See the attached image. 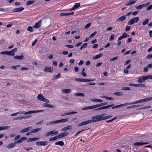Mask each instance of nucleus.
<instances>
[{
  "instance_id": "1",
  "label": "nucleus",
  "mask_w": 152,
  "mask_h": 152,
  "mask_svg": "<svg viewBox=\"0 0 152 152\" xmlns=\"http://www.w3.org/2000/svg\"><path fill=\"white\" fill-rule=\"evenodd\" d=\"M105 114H103L101 115H97L93 117L92 119L83 122H82L79 124L77 126H80L85 125L92 122H95L102 120V116L104 115Z\"/></svg>"
},
{
  "instance_id": "2",
  "label": "nucleus",
  "mask_w": 152,
  "mask_h": 152,
  "mask_svg": "<svg viewBox=\"0 0 152 152\" xmlns=\"http://www.w3.org/2000/svg\"><path fill=\"white\" fill-rule=\"evenodd\" d=\"M69 121L68 118L63 119L56 121H53L49 122L47 124V125H50L51 124H58L61 123H64L67 122Z\"/></svg>"
},
{
  "instance_id": "3",
  "label": "nucleus",
  "mask_w": 152,
  "mask_h": 152,
  "mask_svg": "<svg viewBox=\"0 0 152 152\" xmlns=\"http://www.w3.org/2000/svg\"><path fill=\"white\" fill-rule=\"evenodd\" d=\"M139 20V18L138 17L134 18L129 21L128 24L129 25H132L134 23H137Z\"/></svg>"
},
{
  "instance_id": "4",
  "label": "nucleus",
  "mask_w": 152,
  "mask_h": 152,
  "mask_svg": "<svg viewBox=\"0 0 152 152\" xmlns=\"http://www.w3.org/2000/svg\"><path fill=\"white\" fill-rule=\"evenodd\" d=\"M48 143V142L47 141H39L36 142V145L37 146H45L47 145Z\"/></svg>"
},
{
  "instance_id": "5",
  "label": "nucleus",
  "mask_w": 152,
  "mask_h": 152,
  "mask_svg": "<svg viewBox=\"0 0 152 152\" xmlns=\"http://www.w3.org/2000/svg\"><path fill=\"white\" fill-rule=\"evenodd\" d=\"M69 134V133L67 132H64L63 133L59 134L57 136L58 138H60L64 137L66 136H67Z\"/></svg>"
},
{
  "instance_id": "6",
  "label": "nucleus",
  "mask_w": 152,
  "mask_h": 152,
  "mask_svg": "<svg viewBox=\"0 0 152 152\" xmlns=\"http://www.w3.org/2000/svg\"><path fill=\"white\" fill-rule=\"evenodd\" d=\"M149 143L148 142H143V141H142L141 142H136L135 143H134L133 145H134L136 146H140L141 145H146L148 144Z\"/></svg>"
},
{
  "instance_id": "7",
  "label": "nucleus",
  "mask_w": 152,
  "mask_h": 152,
  "mask_svg": "<svg viewBox=\"0 0 152 152\" xmlns=\"http://www.w3.org/2000/svg\"><path fill=\"white\" fill-rule=\"evenodd\" d=\"M42 22V20H39L33 26V28H37L40 27L41 25Z\"/></svg>"
},
{
  "instance_id": "8",
  "label": "nucleus",
  "mask_w": 152,
  "mask_h": 152,
  "mask_svg": "<svg viewBox=\"0 0 152 152\" xmlns=\"http://www.w3.org/2000/svg\"><path fill=\"white\" fill-rule=\"evenodd\" d=\"M24 10V8L22 7L16 8L14 9L12 11L13 12H20Z\"/></svg>"
},
{
  "instance_id": "9",
  "label": "nucleus",
  "mask_w": 152,
  "mask_h": 152,
  "mask_svg": "<svg viewBox=\"0 0 152 152\" xmlns=\"http://www.w3.org/2000/svg\"><path fill=\"white\" fill-rule=\"evenodd\" d=\"M17 48H16L10 51H8V55L13 56L15 55V52H17Z\"/></svg>"
},
{
  "instance_id": "10",
  "label": "nucleus",
  "mask_w": 152,
  "mask_h": 152,
  "mask_svg": "<svg viewBox=\"0 0 152 152\" xmlns=\"http://www.w3.org/2000/svg\"><path fill=\"white\" fill-rule=\"evenodd\" d=\"M42 105L43 106L45 107H48L49 108H54L55 107V106L53 105L46 103L43 104Z\"/></svg>"
},
{
  "instance_id": "11",
  "label": "nucleus",
  "mask_w": 152,
  "mask_h": 152,
  "mask_svg": "<svg viewBox=\"0 0 152 152\" xmlns=\"http://www.w3.org/2000/svg\"><path fill=\"white\" fill-rule=\"evenodd\" d=\"M31 126H30L26 128L23 129L20 131V133H23L25 132H27L30 131L31 129Z\"/></svg>"
},
{
  "instance_id": "12",
  "label": "nucleus",
  "mask_w": 152,
  "mask_h": 152,
  "mask_svg": "<svg viewBox=\"0 0 152 152\" xmlns=\"http://www.w3.org/2000/svg\"><path fill=\"white\" fill-rule=\"evenodd\" d=\"M128 104H129L128 103H125V104H124L117 105L116 106H112V109H115V108H118L119 107L126 106Z\"/></svg>"
},
{
  "instance_id": "13",
  "label": "nucleus",
  "mask_w": 152,
  "mask_h": 152,
  "mask_svg": "<svg viewBox=\"0 0 152 152\" xmlns=\"http://www.w3.org/2000/svg\"><path fill=\"white\" fill-rule=\"evenodd\" d=\"M72 129V125H69L62 129H61V131H66L69 129Z\"/></svg>"
},
{
  "instance_id": "14",
  "label": "nucleus",
  "mask_w": 152,
  "mask_h": 152,
  "mask_svg": "<svg viewBox=\"0 0 152 152\" xmlns=\"http://www.w3.org/2000/svg\"><path fill=\"white\" fill-rule=\"evenodd\" d=\"M126 19V15H123L120 17L119 18H118L116 20L117 21H121L123 22L124 20H125Z\"/></svg>"
},
{
  "instance_id": "15",
  "label": "nucleus",
  "mask_w": 152,
  "mask_h": 152,
  "mask_svg": "<svg viewBox=\"0 0 152 152\" xmlns=\"http://www.w3.org/2000/svg\"><path fill=\"white\" fill-rule=\"evenodd\" d=\"M137 1V0L134 1L130 0L126 4V5L129 6L132 4H134Z\"/></svg>"
},
{
  "instance_id": "16",
  "label": "nucleus",
  "mask_w": 152,
  "mask_h": 152,
  "mask_svg": "<svg viewBox=\"0 0 152 152\" xmlns=\"http://www.w3.org/2000/svg\"><path fill=\"white\" fill-rule=\"evenodd\" d=\"M53 70V68L51 67L46 66L44 68V71L49 72H52Z\"/></svg>"
},
{
  "instance_id": "17",
  "label": "nucleus",
  "mask_w": 152,
  "mask_h": 152,
  "mask_svg": "<svg viewBox=\"0 0 152 152\" xmlns=\"http://www.w3.org/2000/svg\"><path fill=\"white\" fill-rule=\"evenodd\" d=\"M77 113V112L73 111V112H68V113H65L61 115V116H65V115H69L72 114H73Z\"/></svg>"
},
{
  "instance_id": "18",
  "label": "nucleus",
  "mask_w": 152,
  "mask_h": 152,
  "mask_svg": "<svg viewBox=\"0 0 152 152\" xmlns=\"http://www.w3.org/2000/svg\"><path fill=\"white\" fill-rule=\"evenodd\" d=\"M145 78H146L145 77V76H143L142 77H140L138 80V82L140 83H142V82L145 81V80H146Z\"/></svg>"
},
{
  "instance_id": "19",
  "label": "nucleus",
  "mask_w": 152,
  "mask_h": 152,
  "mask_svg": "<svg viewBox=\"0 0 152 152\" xmlns=\"http://www.w3.org/2000/svg\"><path fill=\"white\" fill-rule=\"evenodd\" d=\"M71 91V90L70 89H63L62 90V92L64 93L70 94Z\"/></svg>"
},
{
  "instance_id": "20",
  "label": "nucleus",
  "mask_w": 152,
  "mask_h": 152,
  "mask_svg": "<svg viewBox=\"0 0 152 152\" xmlns=\"http://www.w3.org/2000/svg\"><path fill=\"white\" fill-rule=\"evenodd\" d=\"M16 146L14 142L13 143H11L8 144L7 146V148L8 149H11L15 147Z\"/></svg>"
},
{
  "instance_id": "21",
  "label": "nucleus",
  "mask_w": 152,
  "mask_h": 152,
  "mask_svg": "<svg viewBox=\"0 0 152 152\" xmlns=\"http://www.w3.org/2000/svg\"><path fill=\"white\" fill-rule=\"evenodd\" d=\"M45 97L41 94H39L37 96V99L41 101H43Z\"/></svg>"
},
{
  "instance_id": "22",
  "label": "nucleus",
  "mask_w": 152,
  "mask_h": 152,
  "mask_svg": "<svg viewBox=\"0 0 152 152\" xmlns=\"http://www.w3.org/2000/svg\"><path fill=\"white\" fill-rule=\"evenodd\" d=\"M14 58L16 59H18L19 60H21L24 58V56L23 55H22L21 56H14Z\"/></svg>"
},
{
  "instance_id": "23",
  "label": "nucleus",
  "mask_w": 152,
  "mask_h": 152,
  "mask_svg": "<svg viewBox=\"0 0 152 152\" xmlns=\"http://www.w3.org/2000/svg\"><path fill=\"white\" fill-rule=\"evenodd\" d=\"M61 74L60 73H59L57 75H54L53 76L52 79L53 80L57 79L60 77L61 76Z\"/></svg>"
},
{
  "instance_id": "24",
  "label": "nucleus",
  "mask_w": 152,
  "mask_h": 152,
  "mask_svg": "<svg viewBox=\"0 0 152 152\" xmlns=\"http://www.w3.org/2000/svg\"><path fill=\"white\" fill-rule=\"evenodd\" d=\"M74 95L75 96H76L84 97L85 96V94L84 93H76L74 94Z\"/></svg>"
},
{
  "instance_id": "25",
  "label": "nucleus",
  "mask_w": 152,
  "mask_h": 152,
  "mask_svg": "<svg viewBox=\"0 0 152 152\" xmlns=\"http://www.w3.org/2000/svg\"><path fill=\"white\" fill-rule=\"evenodd\" d=\"M55 144L56 145H59L62 146L64 145V143L63 141H60L56 142Z\"/></svg>"
},
{
  "instance_id": "26",
  "label": "nucleus",
  "mask_w": 152,
  "mask_h": 152,
  "mask_svg": "<svg viewBox=\"0 0 152 152\" xmlns=\"http://www.w3.org/2000/svg\"><path fill=\"white\" fill-rule=\"evenodd\" d=\"M75 80L79 82H87L86 79L75 78Z\"/></svg>"
},
{
  "instance_id": "27",
  "label": "nucleus",
  "mask_w": 152,
  "mask_h": 152,
  "mask_svg": "<svg viewBox=\"0 0 152 152\" xmlns=\"http://www.w3.org/2000/svg\"><path fill=\"white\" fill-rule=\"evenodd\" d=\"M50 132L52 136H55L58 134V131H56L55 130H53Z\"/></svg>"
},
{
  "instance_id": "28",
  "label": "nucleus",
  "mask_w": 152,
  "mask_h": 152,
  "mask_svg": "<svg viewBox=\"0 0 152 152\" xmlns=\"http://www.w3.org/2000/svg\"><path fill=\"white\" fill-rule=\"evenodd\" d=\"M151 107V106L150 105H147L145 106H143L142 107H140L137 109V110H141L142 109H146L150 108Z\"/></svg>"
},
{
  "instance_id": "29",
  "label": "nucleus",
  "mask_w": 152,
  "mask_h": 152,
  "mask_svg": "<svg viewBox=\"0 0 152 152\" xmlns=\"http://www.w3.org/2000/svg\"><path fill=\"white\" fill-rule=\"evenodd\" d=\"M125 34L126 33L124 32V33H123L122 36H120L118 38V40L119 41V40H121L123 39L126 38V36L125 35Z\"/></svg>"
},
{
  "instance_id": "30",
  "label": "nucleus",
  "mask_w": 152,
  "mask_h": 152,
  "mask_svg": "<svg viewBox=\"0 0 152 152\" xmlns=\"http://www.w3.org/2000/svg\"><path fill=\"white\" fill-rule=\"evenodd\" d=\"M91 101L93 102H103V100L98 99H94L91 100Z\"/></svg>"
},
{
  "instance_id": "31",
  "label": "nucleus",
  "mask_w": 152,
  "mask_h": 152,
  "mask_svg": "<svg viewBox=\"0 0 152 152\" xmlns=\"http://www.w3.org/2000/svg\"><path fill=\"white\" fill-rule=\"evenodd\" d=\"M41 130V128H37L32 129L31 131V133H35Z\"/></svg>"
},
{
  "instance_id": "32",
  "label": "nucleus",
  "mask_w": 152,
  "mask_h": 152,
  "mask_svg": "<svg viewBox=\"0 0 152 152\" xmlns=\"http://www.w3.org/2000/svg\"><path fill=\"white\" fill-rule=\"evenodd\" d=\"M35 2V1L34 0L33 1H28L26 2V6L29 5L33 3H34Z\"/></svg>"
},
{
  "instance_id": "33",
  "label": "nucleus",
  "mask_w": 152,
  "mask_h": 152,
  "mask_svg": "<svg viewBox=\"0 0 152 152\" xmlns=\"http://www.w3.org/2000/svg\"><path fill=\"white\" fill-rule=\"evenodd\" d=\"M136 87H140L141 88L144 87H145V84H136L135 85Z\"/></svg>"
},
{
  "instance_id": "34",
  "label": "nucleus",
  "mask_w": 152,
  "mask_h": 152,
  "mask_svg": "<svg viewBox=\"0 0 152 152\" xmlns=\"http://www.w3.org/2000/svg\"><path fill=\"white\" fill-rule=\"evenodd\" d=\"M112 117L111 115H108L105 116H102V120L107 119L110 118Z\"/></svg>"
},
{
  "instance_id": "35",
  "label": "nucleus",
  "mask_w": 152,
  "mask_h": 152,
  "mask_svg": "<svg viewBox=\"0 0 152 152\" xmlns=\"http://www.w3.org/2000/svg\"><path fill=\"white\" fill-rule=\"evenodd\" d=\"M37 112L36 111V110L34 111H30L28 112H26L24 113L25 115H28L30 114L33 113H37Z\"/></svg>"
},
{
  "instance_id": "36",
  "label": "nucleus",
  "mask_w": 152,
  "mask_h": 152,
  "mask_svg": "<svg viewBox=\"0 0 152 152\" xmlns=\"http://www.w3.org/2000/svg\"><path fill=\"white\" fill-rule=\"evenodd\" d=\"M114 104H111L110 105H107V106H104V107H102V109H104L107 108H109L110 107L113 106H114Z\"/></svg>"
},
{
  "instance_id": "37",
  "label": "nucleus",
  "mask_w": 152,
  "mask_h": 152,
  "mask_svg": "<svg viewBox=\"0 0 152 152\" xmlns=\"http://www.w3.org/2000/svg\"><path fill=\"white\" fill-rule=\"evenodd\" d=\"M141 103V99L137 101H136L133 102H131L130 103H128V104L129 105L132 104H136L138 103Z\"/></svg>"
},
{
  "instance_id": "38",
  "label": "nucleus",
  "mask_w": 152,
  "mask_h": 152,
  "mask_svg": "<svg viewBox=\"0 0 152 152\" xmlns=\"http://www.w3.org/2000/svg\"><path fill=\"white\" fill-rule=\"evenodd\" d=\"M58 139V138L57 135L54 137H51V138H50L49 139V140L50 141H53L57 140Z\"/></svg>"
},
{
  "instance_id": "39",
  "label": "nucleus",
  "mask_w": 152,
  "mask_h": 152,
  "mask_svg": "<svg viewBox=\"0 0 152 152\" xmlns=\"http://www.w3.org/2000/svg\"><path fill=\"white\" fill-rule=\"evenodd\" d=\"M80 3H75L73 6V7H74L75 9L77 8L80 7Z\"/></svg>"
},
{
  "instance_id": "40",
  "label": "nucleus",
  "mask_w": 152,
  "mask_h": 152,
  "mask_svg": "<svg viewBox=\"0 0 152 152\" xmlns=\"http://www.w3.org/2000/svg\"><path fill=\"white\" fill-rule=\"evenodd\" d=\"M2 130H4V129H8L10 128V126H2Z\"/></svg>"
},
{
  "instance_id": "41",
  "label": "nucleus",
  "mask_w": 152,
  "mask_h": 152,
  "mask_svg": "<svg viewBox=\"0 0 152 152\" xmlns=\"http://www.w3.org/2000/svg\"><path fill=\"white\" fill-rule=\"evenodd\" d=\"M114 95H116L118 96H121L123 94L122 93L120 92H115L113 94Z\"/></svg>"
},
{
  "instance_id": "42",
  "label": "nucleus",
  "mask_w": 152,
  "mask_h": 152,
  "mask_svg": "<svg viewBox=\"0 0 152 152\" xmlns=\"http://www.w3.org/2000/svg\"><path fill=\"white\" fill-rule=\"evenodd\" d=\"M149 20L148 19H146L144 21L142 22V25H145L148 23Z\"/></svg>"
},
{
  "instance_id": "43",
  "label": "nucleus",
  "mask_w": 152,
  "mask_h": 152,
  "mask_svg": "<svg viewBox=\"0 0 152 152\" xmlns=\"http://www.w3.org/2000/svg\"><path fill=\"white\" fill-rule=\"evenodd\" d=\"M20 65L13 66H11V68L15 70H16L17 68L20 67Z\"/></svg>"
},
{
  "instance_id": "44",
  "label": "nucleus",
  "mask_w": 152,
  "mask_h": 152,
  "mask_svg": "<svg viewBox=\"0 0 152 152\" xmlns=\"http://www.w3.org/2000/svg\"><path fill=\"white\" fill-rule=\"evenodd\" d=\"M27 30L30 32H32L33 31L32 27L31 26H29L28 27Z\"/></svg>"
},
{
  "instance_id": "45",
  "label": "nucleus",
  "mask_w": 152,
  "mask_h": 152,
  "mask_svg": "<svg viewBox=\"0 0 152 152\" xmlns=\"http://www.w3.org/2000/svg\"><path fill=\"white\" fill-rule=\"evenodd\" d=\"M91 25V23H88L87 25H86L85 26L84 28V29H86L88 28Z\"/></svg>"
},
{
  "instance_id": "46",
  "label": "nucleus",
  "mask_w": 152,
  "mask_h": 152,
  "mask_svg": "<svg viewBox=\"0 0 152 152\" xmlns=\"http://www.w3.org/2000/svg\"><path fill=\"white\" fill-rule=\"evenodd\" d=\"M139 105H133L132 106H130L129 107H127V109H129V108H134L136 107H139Z\"/></svg>"
},
{
  "instance_id": "47",
  "label": "nucleus",
  "mask_w": 152,
  "mask_h": 152,
  "mask_svg": "<svg viewBox=\"0 0 152 152\" xmlns=\"http://www.w3.org/2000/svg\"><path fill=\"white\" fill-rule=\"evenodd\" d=\"M103 106V104H102V103L94 105L95 108L97 107H101Z\"/></svg>"
},
{
  "instance_id": "48",
  "label": "nucleus",
  "mask_w": 152,
  "mask_h": 152,
  "mask_svg": "<svg viewBox=\"0 0 152 152\" xmlns=\"http://www.w3.org/2000/svg\"><path fill=\"white\" fill-rule=\"evenodd\" d=\"M97 32L96 31H94V33H92L89 36V38H91L93 37H94L96 34Z\"/></svg>"
},
{
  "instance_id": "49",
  "label": "nucleus",
  "mask_w": 152,
  "mask_h": 152,
  "mask_svg": "<svg viewBox=\"0 0 152 152\" xmlns=\"http://www.w3.org/2000/svg\"><path fill=\"white\" fill-rule=\"evenodd\" d=\"M146 80L148 79H152V75H148L145 76Z\"/></svg>"
},
{
  "instance_id": "50",
  "label": "nucleus",
  "mask_w": 152,
  "mask_h": 152,
  "mask_svg": "<svg viewBox=\"0 0 152 152\" xmlns=\"http://www.w3.org/2000/svg\"><path fill=\"white\" fill-rule=\"evenodd\" d=\"M115 37V35L114 34H112L111 35L109 39L110 41H112L114 39Z\"/></svg>"
},
{
  "instance_id": "51",
  "label": "nucleus",
  "mask_w": 152,
  "mask_h": 152,
  "mask_svg": "<svg viewBox=\"0 0 152 152\" xmlns=\"http://www.w3.org/2000/svg\"><path fill=\"white\" fill-rule=\"evenodd\" d=\"M150 4V2H148L145 4H142V7H147L148 5Z\"/></svg>"
},
{
  "instance_id": "52",
  "label": "nucleus",
  "mask_w": 152,
  "mask_h": 152,
  "mask_svg": "<svg viewBox=\"0 0 152 152\" xmlns=\"http://www.w3.org/2000/svg\"><path fill=\"white\" fill-rule=\"evenodd\" d=\"M150 4V2H148L145 4H142V7H147L148 5Z\"/></svg>"
},
{
  "instance_id": "53",
  "label": "nucleus",
  "mask_w": 152,
  "mask_h": 152,
  "mask_svg": "<svg viewBox=\"0 0 152 152\" xmlns=\"http://www.w3.org/2000/svg\"><path fill=\"white\" fill-rule=\"evenodd\" d=\"M122 90H130L131 88L129 87H124L122 88Z\"/></svg>"
},
{
  "instance_id": "54",
  "label": "nucleus",
  "mask_w": 152,
  "mask_h": 152,
  "mask_svg": "<svg viewBox=\"0 0 152 152\" xmlns=\"http://www.w3.org/2000/svg\"><path fill=\"white\" fill-rule=\"evenodd\" d=\"M1 54L2 55L6 54L8 55V51L1 52Z\"/></svg>"
},
{
  "instance_id": "55",
  "label": "nucleus",
  "mask_w": 152,
  "mask_h": 152,
  "mask_svg": "<svg viewBox=\"0 0 152 152\" xmlns=\"http://www.w3.org/2000/svg\"><path fill=\"white\" fill-rule=\"evenodd\" d=\"M27 138L26 137H21L20 139V140L21 142H23V141L27 139Z\"/></svg>"
},
{
  "instance_id": "56",
  "label": "nucleus",
  "mask_w": 152,
  "mask_h": 152,
  "mask_svg": "<svg viewBox=\"0 0 152 152\" xmlns=\"http://www.w3.org/2000/svg\"><path fill=\"white\" fill-rule=\"evenodd\" d=\"M65 47L68 48H74V46L72 45H65Z\"/></svg>"
},
{
  "instance_id": "57",
  "label": "nucleus",
  "mask_w": 152,
  "mask_h": 152,
  "mask_svg": "<svg viewBox=\"0 0 152 152\" xmlns=\"http://www.w3.org/2000/svg\"><path fill=\"white\" fill-rule=\"evenodd\" d=\"M152 9V5H150L146 8L147 11L149 10Z\"/></svg>"
},
{
  "instance_id": "58",
  "label": "nucleus",
  "mask_w": 152,
  "mask_h": 152,
  "mask_svg": "<svg viewBox=\"0 0 152 152\" xmlns=\"http://www.w3.org/2000/svg\"><path fill=\"white\" fill-rule=\"evenodd\" d=\"M87 110H88V109L94 108H95V106H94V105H93V106H91L87 107Z\"/></svg>"
},
{
  "instance_id": "59",
  "label": "nucleus",
  "mask_w": 152,
  "mask_h": 152,
  "mask_svg": "<svg viewBox=\"0 0 152 152\" xmlns=\"http://www.w3.org/2000/svg\"><path fill=\"white\" fill-rule=\"evenodd\" d=\"M131 27L129 26H127L126 28L125 31H129Z\"/></svg>"
},
{
  "instance_id": "60",
  "label": "nucleus",
  "mask_w": 152,
  "mask_h": 152,
  "mask_svg": "<svg viewBox=\"0 0 152 152\" xmlns=\"http://www.w3.org/2000/svg\"><path fill=\"white\" fill-rule=\"evenodd\" d=\"M131 59H129L127 61H126L124 63V65H126L129 63L131 61Z\"/></svg>"
},
{
  "instance_id": "61",
  "label": "nucleus",
  "mask_w": 152,
  "mask_h": 152,
  "mask_svg": "<svg viewBox=\"0 0 152 152\" xmlns=\"http://www.w3.org/2000/svg\"><path fill=\"white\" fill-rule=\"evenodd\" d=\"M146 102H148L152 100V97L145 98Z\"/></svg>"
},
{
  "instance_id": "62",
  "label": "nucleus",
  "mask_w": 152,
  "mask_h": 152,
  "mask_svg": "<svg viewBox=\"0 0 152 152\" xmlns=\"http://www.w3.org/2000/svg\"><path fill=\"white\" fill-rule=\"evenodd\" d=\"M99 58L98 55H96L94 56L93 57V60H96V59Z\"/></svg>"
},
{
  "instance_id": "63",
  "label": "nucleus",
  "mask_w": 152,
  "mask_h": 152,
  "mask_svg": "<svg viewBox=\"0 0 152 152\" xmlns=\"http://www.w3.org/2000/svg\"><path fill=\"white\" fill-rule=\"evenodd\" d=\"M37 40L36 39H35V40L32 42L31 46H33L37 42Z\"/></svg>"
},
{
  "instance_id": "64",
  "label": "nucleus",
  "mask_w": 152,
  "mask_h": 152,
  "mask_svg": "<svg viewBox=\"0 0 152 152\" xmlns=\"http://www.w3.org/2000/svg\"><path fill=\"white\" fill-rule=\"evenodd\" d=\"M142 8L143 7L142 4L135 7V8L137 9H140Z\"/></svg>"
}]
</instances>
